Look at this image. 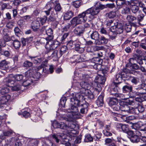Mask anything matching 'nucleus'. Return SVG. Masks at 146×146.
<instances>
[{
	"label": "nucleus",
	"instance_id": "obj_1",
	"mask_svg": "<svg viewBox=\"0 0 146 146\" xmlns=\"http://www.w3.org/2000/svg\"><path fill=\"white\" fill-rule=\"evenodd\" d=\"M72 97L70 98L71 107L70 108L65 110L67 112L65 116L63 117L64 119L70 122L74 119H77L80 115V113L85 114L88 111V104H84L80 106L79 100L80 96L79 93H75L72 94Z\"/></svg>",
	"mask_w": 146,
	"mask_h": 146
},
{
	"label": "nucleus",
	"instance_id": "obj_2",
	"mask_svg": "<svg viewBox=\"0 0 146 146\" xmlns=\"http://www.w3.org/2000/svg\"><path fill=\"white\" fill-rule=\"evenodd\" d=\"M38 43L42 45H44L46 43L45 48L48 52L54 50L58 46L59 44L58 42L50 40L47 38V37L46 38H41L39 40L36 42V44H38Z\"/></svg>",
	"mask_w": 146,
	"mask_h": 146
},
{
	"label": "nucleus",
	"instance_id": "obj_3",
	"mask_svg": "<svg viewBox=\"0 0 146 146\" xmlns=\"http://www.w3.org/2000/svg\"><path fill=\"white\" fill-rule=\"evenodd\" d=\"M87 11H85L79 14L77 16L73 18L70 21L71 25L75 26L77 25L85 23L89 19V16H88Z\"/></svg>",
	"mask_w": 146,
	"mask_h": 146
},
{
	"label": "nucleus",
	"instance_id": "obj_4",
	"mask_svg": "<svg viewBox=\"0 0 146 146\" xmlns=\"http://www.w3.org/2000/svg\"><path fill=\"white\" fill-rule=\"evenodd\" d=\"M48 62L47 59H45L40 65L37 67V68L38 72L32 76L34 79L33 81H37L40 79L41 75H44L48 73V69L46 68L47 66Z\"/></svg>",
	"mask_w": 146,
	"mask_h": 146
},
{
	"label": "nucleus",
	"instance_id": "obj_5",
	"mask_svg": "<svg viewBox=\"0 0 146 146\" xmlns=\"http://www.w3.org/2000/svg\"><path fill=\"white\" fill-rule=\"evenodd\" d=\"M79 79H80L78 77H76L75 76L73 79L72 85L73 86L79 88L80 90L81 89L83 90L82 93H83V91H85L86 90L89 89L90 85L88 82L85 81H82L80 83L77 81Z\"/></svg>",
	"mask_w": 146,
	"mask_h": 146
},
{
	"label": "nucleus",
	"instance_id": "obj_6",
	"mask_svg": "<svg viewBox=\"0 0 146 146\" xmlns=\"http://www.w3.org/2000/svg\"><path fill=\"white\" fill-rule=\"evenodd\" d=\"M23 76L21 74H18L13 76L12 74L10 75L9 76L4 80L5 84L8 86H11V85L15 83V80L20 81L22 80Z\"/></svg>",
	"mask_w": 146,
	"mask_h": 146
},
{
	"label": "nucleus",
	"instance_id": "obj_7",
	"mask_svg": "<svg viewBox=\"0 0 146 146\" xmlns=\"http://www.w3.org/2000/svg\"><path fill=\"white\" fill-rule=\"evenodd\" d=\"M95 79L97 80V81L93 82L92 85L93 88L94 89V92L97 93L98 95L102 90V88L100 84H104L105 81V79L104 77L100 76L96 77Z\"/></svg>",
	"mask_w": 146,
	"mask_h": 146
},
{
	"label": "nucleus",
	"instance_id": "obj_8",
	"mask_svg": "<svg viewBox=\"0 0 146 146\" xmlns=\"http://www.w3.org/2000/svg\"><path fill=\"white\" fill-rule=\"evenodd\" d=\"M28 57L29 59H30V60L33 64H40L44 60L43 58L38 56H29Z\"/></svg>",
	"mask_w": 146,
	"mask_h": 146
},
{
	"label": "nucleus",
	"instance_id": "obj_9",
	"mask_svg": "<svg viewBox=\"0 0 146 146\" xmlns=\"http://www.w3.org/2000/svg\"><path fill=\"white\" fill-rule=\"evenodd\" d=\"M121 111L128 113H133L135 112L134 108L132 107H130L125 104L121 105Z\"/></svg>",
	"mask_w": 146,
	"mask_h": 146
},
{
	"label": "nucleus",
	"instance_id": "obj_10",
	"mask_svg": "<svg viewBox=\"0 0 146 146\" xmlns=\"http://www.w3.org/2000/svg\"><path fill=\"white\" fill-rule=\"evenodd\" d=\"M116 3L117 7L118 9L122 8L125 5L129 6L131 5L130 2L126 0H116Z\"/></svg>",
	"mask_w": 146,
	"mask_h": 146
},
{
	"label": "nucleus",
	"instance_id": "obj_11",
	"mask_svg": "<svg viewBox=\"0 0 146 146\" xmlns=\"http://www.w3.org/2000/svg\"><path fill=\"white\" fill-rule=\"evenodd\" d=\"M84 31V28L80 25L76 27L73 30V32L76 36H80L83 35Z\"/></svg>",
	"mask_w": 146,
	"mask_h": 146
},
{
	"label": "nucleus",
	"instance_id": "obj_12",
	"mask_svg": "<svg viewBox=\"0 0 146 146\" xmlns=\"http://www.w3.org/2000/svg\"><path fill=\"white\" fill-rule=\"evenodd\" d=\"M13 133V131L11 129L3 131V133L0 135V143L5 139L6 137H9Z\"/></svg>",
	"mask_w": 146,
	"mask_h": 146
},
{
	"label": "nucleus",
	"instance_id": "obj_13",
	"mask_svg": "<svg viewBox=\"0 0 146 146\" xmlns=\"http://www.w3.org/2000/svg\"><path fill=\"white\" fill-rule=\"evenodd\" d=\"M69 129L68 130V133L70 135L74 136V135L77 133L76 130V125L74 123L70 122V126Z\"/></svg>",
	"mask_w": 146,
	"mask_h": 146
},
{
	"label": "nucleus",
	"instance_id": "obj_14",
	"mask_svg": "<svg viewBox=\"0 0 146 146\" xmlns=\"http://www.w3.org/2000/svg\"><path fill=\"white\" fill-rule=\"evenodd\" d=\"M86 11H87L88 13V16H89L90 17V15L94 16L97 15L100 12V11L99 10L97 7L95 6V7H91L87 9Z\"/></svg>",
	"mask_w": 146,
	"mask_h": 146
},
{
	"label": "nucleus",
	"instance_id": "obj_15",
	"mask_svg": "<svg viewBox=\"0 0 146 146\" xmlns=\"http://www.w3.org/2000/svg\"><path fill=\"white\" fill-rule=\"evenodd\" d=\"M31 28L34 32H37L39 30L40 27V24L38 20V19L34 21L31 23Z\"/></svg>",
	"mask_w": 146,
	"mask_h": 146
},
{
	"label": "nucleus",
	"instance_id": "obj_16",
	"mask_svg": "<svg viewBox=\"0 0 146 146\" xmlns=\"http://www.w3.org/2000/svg\"><path fill=\"white\" fill-rule=\"evenodd\" d=\"M111 31L115 32L118 34L122 33L123 31V28L120 24H118L117 26L112 27L111 29Z\"/></svg>",
	"mask_w": 146,
	"mask_h": 146
},
{
	"label": "nucleus",
	"instance_id": "obj_17",
	"mask_svg": "<svg viewBox=\"0 0 146 146\" xmlns=\"http://www.w3.org/2000/svg\"><path fill=\"white\" fill-rule=\"evenodd\" d=\"M52 138H53L57 143H59L60 139H64L66 138V135L64 133H58L54 134L51 135Z\"/></svg>",
	"mask_w": 146,
	"mask_h": 146
},
{
	"label": "nucleus",
	"instance_id": "obj_18",
	"mask_svg": "<svg viewBox=\"0 0 146 146\" xmlns=\"http://www.w3.org/2000/svg\"><path fill=\"white\" fill-rule=\"evenodd\" d=\"M10 98V97L8 96V98L6 96H2L0 97V104L1 106V105H4L3 106L5 107V110H9L10 109V107L9 108V106H7L6 103L8 101V100Z\"/></svg>",
	"mask_w": 146,
	"mask_h": 146
},
{
	"label": "nucleus",
	"instance_id": "obj_19",
	"mask_svg": "<svg viewBox=\"0 0 146 146\" xmlns=\"http://www.w3.org/2000/svg\"><path fill=\"white\" fill-rule=\"evenodd\" d=\"M119 83V82L115 83L116 84L110 88V93L112 95L114 96L115 97L118 96L117 92L119 88L117 86V85Z\"/></svg>",
	"mask_w": 146,
	"mask_h": 146
},
{
	"label": "nucleus",
	"instance_id": "obj_20",
	"mask_svg": "<svg viewBox=\"0 0 146 146\" xmlns=\"http://www.w3.org/2000/svg\"><path fill=\"white\" fill-rule=\"evenodd\" d=\"M89 35L92 39L96 40V41H98L99 38V34L97 31H90L89 33Z\"/></svg>",
	"mask_w": 146,
	"mask_h": 146
},
{
	"label": "nucleus",
	"instance_id": "obj_21",
	"mask_svg": "<svg viewBox=\"0 0 146 146\" xmlns=\"http://www.w3.org/2000/svg\"><path fill=\"white\" fill-rule=\"evenodd\" d=\"M9 62L5 60H2L0 62V67L2 70H6L9 68Z\"/></svg>",
	"mask_w": 146,
	"mask_h": 146
},
{
	"label": "nucleus",
	"instance_id": "obj_22",
	"mask_svg": "<svg viewBox=\"0 0 146 146\" xmlns=\"http://www.w3.org/2000/svg\"><path fill=\"white\" fill-rule=\"evenodd\" d=\"M58 51L55 50L50 56H48L49 59H52L54 61L57 60L61 56H59V54H58Z\"/></svg>",
	"mask_w": 146,
	"mask_h": 146
},
{
	"label": "nucleus",
	"instance_id": "obj_23",
	"mask_svg": "<svg viewBox=\"0 0 146 146\" xmlns=\"http://www.w3.org/2000/svg\"><path fill=\"white\" fill-rule=\"evenodd\" d=\"M104 95L102 93L99 96L98 99L96 100V104L98 107L102 106L104 104L103 98Z\"/></svg>",
	"mask_w": 146,
	"mask_h": 146
},
{
	"label": "nucleus",
	"instance_id": "obj_24",
	"mask_svg": "<svg viewBox=\"0 0 146 146\" xmlns=\"http://www.w3.org/2000/svg\"><path fill=\"white\" fill-rule=\"evenodd\" d=\"M130 9L132 13L136 15L139 13L140 11L139 10V7L135 5H130Z\"/></svg>",
	"mask_w": 146,
	"mask_h": 146
},
{
	"label": "nucleus",
	"instance_id": "obj_25",
	"mask_svg": "<svg viewBox=\"0 0 146 146\" xmlns=\"http://www.w3.org/2000/svg\"><path fill=\"white\" fill-rule=\"evenodd\" d=\"M25 146H37L38 141L36 139H29Z\"/></svg>",
	"mask_w": 146,
	"mask_h": 146
},
{
	"label": "nucleus",
	"instance_id": "obj_26",
	"mask_svg": "<svg viewBox=\"0 0 146 146\" xmlns=\"http://www.w3.org/2000/svg\"><path fill=\"white\" fill-rule=\"evenodd\" d=\"M74 15V13L71 11H68L64 15V19L65 20H70Z\"/></svg>",
	"mask_w": 146,
	"mask_h": 146
},
{
	"label": "nucleus",
	"instance_id": "obj_27",
	"mask_svg": "<svg viewBox=\"0 0 146 146\" xmlns=\"http://www.w3.org/2000/svg\"><path fill=\"white\" fill-rule=\"evenodd\" d=\"M46 34L48 36L47 38L49 40H51L53 38L54 36L53 35V30L51 28H49L46 31Z\"/></svg>",
	"mask_w": 146,
	"mask_h": 146
},
{
	"label": "nucleus",
	"instance_id": "obj_28",
	"mask_svg": "<svg viewBox=\"0 0 146 146\" xmlns=\"http://www.w3.org/2000/svg\"><path fill=\"white\" fill-rule=\"evenodd\" d=\"M108 42V39L106 38L103 36H102L100 39L98 38L96 42V44H97L100 45L106 44Z\"/></svg>",
	"mask_w": 146,
	"mask_h": 146
},
{
	"label": "nucleus",
	"instance_id": "obj_29",
	"mask_svg": "<svg viewBox=\"0 0 146 146\" xmlns=\"http://www.w3.org/2000/svg\"><path fill=\"white\" fill-rule=\"evenodd\" d=\"M80 42L76 41V44H75V50L79 53H82L84 51V48L80 47Z\"/></svg>",
	"mask_w": 146,
	"mask_h": 146
},
{
	"label": "nucleus",
	"instance_id": "obj_30",
	"mask_svg": "<svg viewBox=\"0 0 146 146\" xmlns=\"http://www.w3.org/2000/svg\"><path fill=\"white\" fill-rule=\"evenodd\" d=\"M83 93L90 99H93L94 98V96L93 93L89 89L83 91Z\"/></svg>",
	"mask_w": 146,
	"mask_h": 146
},
{
	"label": "nucleus",
	"instance_id": "obj_31",
	"mask_svg": "<svg viewBox=\"0 0 146 146\" xmlns=\"http://www.w3.org/2000/svg\"><path fill=\"white\" fill-rule=\"evenodd\" d=\"M33 79L30 78L27 79L24 81L22 84L23 86L27 88H29L32 83Z\"/></svg>",
	"mask_w": 146,
	"mask_h": 146
},
{
	"label": "nucleus",
	"instance_id": "obj_32",
	"mask_svg": "<svg viewBox=\"0 0 146 146\" xmlns=\"http://www.w3.org/2000/svg\"><path fill=\"white\" fill-rule=\"evenodd\" d=\"M123 9L121 11V13L122 14H129L131 13L130 7L128 6L125 5L123 7Z\"/></svg>",
	"mask_w": 146,
	"mask_h": 146
},
{
	"label": "nucleus",
	"instance_id": "obj_33",
	"mask_svg": "<svg viewBox=\"0 0 146 146\" xmlns=\"http://www.w3.org/2000/svg\"><path fill=\"white\" fill-rule=\"evenodd\" d=\"M4 84L7 87L3 86L0 90V93L2 95H4L8 93L10 91V89L9 87L6 85L4 83Z\"/></svg>",
	"mask_w": 146,
	"mask_h": 146
},
{
	"label": "nucleus",
	"instance_id": "obj_34",
	"mask_svg": "<svg viewBox=\"0 0 146 146\" xmlns=\"http://www.w3.org/2000/svg\"><path fill=\"white\" fill-rule=\"evenodd\" d=\"M132 90V87L130 85L124 86L122 88L123 92L125 93L131 92ZM129 94H130V93H129Z\"/></svg>",
	"mask_w": 146,
	"mask_h": 146
},
{
	"label": "nucleus",
	"instance_id": "obj_35",
	"mask_svg": "<svg viewBox=\"0 0 146 146\" xmlns=\"http://www.w3.org/2000/svg\"><path fill=\"white\" fill-rule=\"evenodd\" d=\"M13 46L16 50L19 49L21 46V42L17 39L13 40Z\"/></svg>",
	"mask_w": 146,
	"mask_h": 146
},
{
	"label": "nucleus",
	"instance_id": "obj_36",
	"mask_svg": "<svg viewBox=\"0 0 146 146\" xmlns=\"http://www.w3.org/2000/svg\"><path fill=\"white\" fill-rule=\"evenodd\" d=\"M118 103V101L117 99L115 98H110L109 102V104L111 106H113L117 104Z\"/></svg>",
	"mask_w": 146,
	"mask_h": 146
},
{
	"label": "nucleus",
	"instance_id": "obj_37",
	"mask_svg": "<svg viewBox=\"0 0 146 146\" xmlns=\"http://www.w3.org/2000/svg\"><path fill=\"white\" fill-rule=\"evenodd\" d=\"M71 60L72 63H78L82 61L79 56L75 55L71 58Z\"/></svg>",
	"mask_w": 146,
	"mask_h": 146
},
{
	"label": "nucleus",
	"instance_id": "obj_38",
	"mask_svg": "<svg viewBox=\"0 0 146 146\" xmlns=\"http://www.w3.org/2000/svg\"><path fill=\"white\" fill-rule=\"evenodd\" d=\"M70 123H68V125H67L66 123H65L64 122H60V128L66 130L67 131L69 129Z\"/></svg>",
	"mask_w": 146,
	"mask_h": 146
},
{
	"label": "nucleus",
	"instance_id": "obj_39",
	"mask_svg": "<svg viewBox=\"0 0 146 146\" xmlns=\"http://www.w3.org/2000/svg\"><path fill=\"white\" fill-rule=\"evenodd\" d=\"M67 50V46H62L60 49L59 56H61L62 55L65 53Z\"/></svg>",
	"mask_w": 146,
	"mask_h": 146
},
{
	"label": "nucleus",
	"instance_id": "obj_40",
	"mask_svg": "<svg viewBox=\"0 0 146 146\" xmlns=\"http://www.w3.org/2000/svg\"><path fill=\"white\" fill-rule=\"evenodd\" d=\"M33 63L29 60H26L23 63V66L25 67L29 68L33 66Z\"/></svg>",
	"mask_w": 146,
	"mask_h": 146
},
{
	"label": "nucleus",
	"instance_id": "obj_41",
	"mask_svg": "<svg viewBox=\"0 0 146 146\" xmlns=\"http://www.w3.org/2000/svg\"><path fill=\"white\" fill-rule=\"evenodd\" d=\"M127 20L129 23H131L135 20L136 18L132 15H128L126 18Z\"/></svg>",
	"mask_w": 146,
	"mask_h": 146
},
{
	"label": "nucleus",
	"instance_id": "obj_42",
	"mask_svg": "<svg viewBox=\"0 0 146 146\" xmlns=\"http://www.w3.org/2000/svg\"><path fill=\"white\" fill-rule=\"evenodd\" d=\"M137 57V55H134L133 56V58H131L129 59V63L128 64L130 66V65H132V64H133L135 63V61H136V57Z\"/></svg>",
	"mask_w": 146,
	"mask_h": 146
},
{
	"label": "nucleus",
	"instance_id": "obj_43",
	"mask_svg": "<svg viewBox=\"0 0 146 146\" xmlns=\"http://www.w3.org/2000/svg\"><path fill=\"white\" fill-rule=\"evenodd\" d=\"M117 12H118V11H111L108 13V16L110 19L114 18L116 16Z\"/></svg>",
	"mask_w": 146,
	"mask_h": 146
},
{
	"label": "nucleus",
	"instance_id": "obj_44",
	"mask_svg": "<svg viewBox=\"0 0 146 146\" xmlns=\"http://www.w3.org/2000/svg\"><path fill=\"white\" fill-rule=\"evenodd\" d=\"M33 72L32 70H29L25 73V76L26 78H29L33 76Z\"/></svg>",
	"mask_w": 146,
	"mask_h": 146
},
{
	"label": "nucleus",
	"instance_id": "obj_45",
	"mask_svg": "<svg viewBox=\"0 0 146 146\" xmlns=\"http://www.w3.org/2000/svg\"><path fill=\"white\" fill-rule=\"evenodd\" d=\"M76 44V41L70 40L67 44V46L69 48H73Z\"/></svg>",
	"mask_w": 146,
	"mask_h": 146
},
{
	"label": "nucleus",
	"instance_id": "obj_46",
	"mask_svg": "<svg viewBox=\"0 0 146 146\" xmlns=\"http://www.w3.org/2000/svg\"><path fill=\"white\" fill-rule=\"evenodd\" d=\"M81 0H76L73 2V5L75 7L78 8L81 5Z\"/></svg>",
	"mask_w": 146,
	"mask_h": 146
},
{
	"label": "nucleus",
	"instance_id": "obj_47",
	"mask_svg": "<svg viewBox=\"0 0 146 146\" xmlns=\"http://www.w3.org/2000/svg\"><path fill=\"white\" fill-rule=\"evenodd\" d=\"M54 14V11H51V15L49 16L48 19V22L53 21L56 20V18L53 17Z\"/></svg>",
	"mask_w": 146,
	"mask_h": 146
},
{
	"label": "nucleus",
	"instance_id": "obj_48",
	"mask_svg": "<svg viewBox=\"0 0 146 146\" xmlns=\"http://www.w3.org/2000/svg\"><path fill=\"white\" fill-rule=\"evenodd\" d=\"M10 87H12L11 89L13 91H18L21 89L22 86L19 84H17L14 86H12L11 85V86Z\"/></svg>",
	"mask_w": 146,
	"mask_h": 146
},
{
	"label": "nucleus",
	"instance_id": "obj_49",
	"mask_svg": "<svg viewBox=\"0 0 146 146\" xmlns=\"http://www.w3.org/2000/svg\"><path fill=\"white\" fill-rule=\"evenodd\" d=\"M114 139L113 138H106L105 140V144L107 146H110V144L112 143Z\"/></svg>",
	"mask_w": 146,
	"mask_h": 146
},
{
	"label": "nucleus",
	"instance_id": "obj_50",
	"mask_svg": "<svg viewBox=\"0 0 146 146\" xmlns=\"http://www.w3.org/2000/svg\"><path fill=\"white\" fill-rule=\"evenodd\" d=\"M130 140L131 142L133 143H137L139 140L138 137L135 135L131 137L130 138Z\"/></svg>",
	"mask_w": 146,
	"mask_h": 146
},
{
	"label": "nucleus",
	"instance_id": "obj_51",
	"mask_svg": "<svg viewBox=\"0 0 146 146\" xmlns=\"http://www.w3.org/2000/svg\"><path fill=\"white\" fill-rule=\"evenodd\" d=\"M95 61V63L96 64L99 65V66H101V64L103 62V60L100 58V57H96L94 58Z\"/></svg>",
	"mask_w": 146,
	"mask_h": 146
},
{
	"label": "nucleus",
	"instance_id": "obj_52",
	"mask_svg": "<svg viewBox=\"0 0 146 146\" xmlns=\"http://www.w3.org/2000/svg\"><path fill=\"white\" fill-rule=\"evenodd\" d=\"M85 141L86 142H92L93 141V138L90 134H86L85 136Z\"/></svg>",
	"mask_w": 146,
	"mask_h": 146
},
{
	"label": "nucleus",
	"instance_id": "obj_53",
	"mask_svg": "<svg viewBox=\"0 0 146 146\" xmlns=\"http://www.w3.org/2000/svg\"><path fill=\"white\" fill-rule=\"evenodd\" d=\"M14 31L16 35L19 37L21 31L19 28L18 27H15L14 29Z\"/></svg>",
	"mask_w": 146,
	"mask_h": 146
},
{
	"label": "nucleus",
	"instance_id": "obj_54",
	"mask_svg": "<svg viewBox=\"0 0 146 146\" xmlns=\"http://www.w3.org/2000/svg\"><path fill=\"white\" fill-rule=\"evenodd\" d=\"M132 26L130 24H126L125 25V28L127 32H130Z\"/></svg>",
	"mask_w": 146,
	"mask_h": 146
},
{
	"label": "nucleus",
	"instance_id": "obj_55",
	"mask_svg": "<svg viewBox=\"0 0 146 146\" xmlns=\"http://www.w3.org/2000/svg\"><path fill=\"white\" fill-rule=\"evenodd\" d=\"M121 129L123 132L126 133L129 130L128 126L127 125L122 124Z\"/></svg>",
	"mask_w": 146,
	"mask_h": 146
},
{
	"label": "nucleus",
	"instance_id": "obj_56",
	"mask_svg": "<svg viewBox=\"0 0 146 146\" xmlns=\"http://www.w3.org/2000/svg\"><path fill=\"white\" fill-rule=\"evenodd\" d=\"M62 8L60 3L56 4L55 5L54 9L56 12L60 11Z\"/></svg>",
	"mask_w": 146,
	"mask_h": 146
},
{
	"label": "nucleus",
	"instance_id": "obj_57",
	"mask_svg": "<svg viewBox=\"0 0 146 146\" xmlns=\"http://www.w3.org/2000/svg\"><path fill=\"white\" fill-rule=\"evenodd\" d=\"M52 125L55 128H60V123H58L56 121H54L52 123Z\"/></svg>",
	"mask_w": 146,
	"mask_h": 146
},
{
	"label": "nucleus",
	"instance_id": "obj_58",
	"mask_svg": "<svg viewBox=\"0 0 146 146\" xmlns=\"http://www.w3.org/2000/svg\"><path fill=\"white\" fill-rule=\"evenodd\" d=\"M66 101V98L64 97H62L60 100V104L62 107H65Z\"/></svg>",
	"mask_w": 146,
	"mask_h": 146
},
{
	"label": "nucleus",
	"instance_id": "obj_59",
	"mask_svg": "<svg viewBox=\"0 0 146 146\" xmlns=\"http://www.w3.org/2000/svg\"><path fill=\"white\" fill-rule=\"evenodd\" d=\"M142 124V123L141 122L135 123L132 126V128H134L135 129H137L141 127V125Z\"/></svg>",
	"mask_w": 146,
	"mask_h": 146
},
{
	"label": "nucleus",
	"instance_id": "obj_60",
	"mask_svg": "<svg viewBox=\"0 0 146 146\" xmlns=\"http://www.w3.org/2000/svg\"><path fill=\"white\" fill-rule=\"evenodd\" d=\"M71 26V25L70 23H67L62 29V31L64 32L67 31L69 29Z\"/></svg>",
	"mask_w": 146,
	"mask_h": 146
},
{
	"label": "nucleus",
	"instance_id": "obj_61",
	"mask_svg": "<svg viewBox=\"0 0 146 146\" xmlns=\"http://www.w3.org/2000/svg\"><path fill=\"white\" fill-rule=\"evenodd\" d=\"M0 51L2 54L4 55L6 57H8L10 55V53L8 51L1 50Z\"/></svg>",
	"mask_w": 146,
	"mask_h": 146
},
{
	"label": "nucleus",
	"instance_id": "obj_62",
	"mask_svg": "<svg viewBox=\"0 0 146 146\" xmlns=\"http://www.w3.org/2000/svg\"><path fill=\"white\" fill-rule=\"evenodd\" d=\"M135 111L136 110H138L139 112H142L144 110V108L141 105H139L138 107L135 109H134Z\"/></svg>",
	"mask_w": 146,
	"mask_h": 146
},
{
	"label": "nucleus",
	"instance_id": "obj_63",
	"mask_svg": "<svg viewBox=\"0 0 146 146\" xmlns=\"http://www.w3.org/2000/svg\"><path fill=\"white\" fill-rule=\"evenodd\" d=\"M38 19H40V21L42 25L44 24L46 22V20L47 19V17L46 16H44L42 18H38Z\"/></svg>",
	"mask_w": 146,
	"mask_h": 146
},
{
	"label": "nucleus",
	"instance_id": "obj_64",
	"mask_svg": "<svg viewBox=\"0 0 146 146\" xmlns=\"http://www.w3.org/2000/svg\"><path fill=\"white\" fill-rule=\"evenodd\" d=\"M121 105L119 106L118 105L116 104L113 106L112 107L113 110L116 111H121Z\"/></svg>",
	"mask_w": 146,
	"mask_h": 146
}]
</instances>
